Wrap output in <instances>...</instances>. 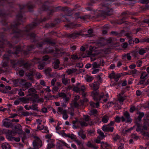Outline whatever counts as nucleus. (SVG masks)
Returning a JSON list of instances; mask_svg holds the SVG:
<instances>
[{
	"instance_id": "f257e3e1",
	"label": "nucleus",
	"mask_w": 149,
	"mask_h": 149,
	"mask_svg": "<svg viewBox=\"0 0 149 149\" xmlns=\"http://www.w3.org/2000/svg\"><path fill=\"white\" fill-rule=\"evenodd\" d=\"M111 1L109 0H106L104 2V4L102 5L101 8H98L96 12L99 14V15L103 16L104 15H111L113 12V10L112 9H109L108 6L106 5L109 4L111 3Z\"/></svg>"
},
{
	"instance_id": "f03ea898",
	"label": "nucleus",
	"mask_w": 149,
	"mask_h": 149,
	"mask_svg": "<svg viewBox=\"0 0 149 149\" xmlns=\"http://www.w3.org/2000/svg\"><path fill=\"white\" fill-rule=\"evenodd\" d=\"M91 95L94 100H102L104 102L107 101L109 97L108 94H107L104 95L103 93H102L101 94H99L98 93L96 90H94L92 92Z\"/></svg>"
},
{
	"instance_id": "7ed1b4c3",
	"label": "nucleus",
	"mask_w": 149,
	"mask_h": 149,
	"mask_svg": "<svg viewBox=\"0 0 149 149\" xmlns=\"http://www.w3.org/2000/svg\"><path fill=\"white\" fill-rule=\"evenodd\" d=\"M10 58L9 56L5 54L3 58L2 63V68H0V74L3 72L6 71L9 68L8 63Z\"/></svg>"
},
{
	"instance_id": "20e7f679",
	"label": "nucleus",
	"mask_w": 149,
	"mask_h": 149,
	"mask_svg": "<svg viewBox=\"0 0 149 149\" xmlns=\"http://www.w3.org/2000/svg\"><path fill=\"white\" fill-rule=\"evenodd\" d=\"M148 127L149 124L147 123H144V125L143 127H142L141 125L137 124L136 131L137 132H140L144 136H149V134L148 132L146 131L148 130Z\"/></svg>"
},
{
	"instance_id": "39448f33",
	"label": "nucleus",
	"mask_w": 149,
	"mask_h": 149,
	"mask_svg": "<svg viewBox=\"0 0 149 149\" xmlns=\"http://www.w3.org/2000/svg\"><path fill=\"white\" fill-rule=\"evenodd\" d=\"M34 140L33 142V146L34 147L36 148H38L42 146V143L41 140L38 137H34Z\"/></svg>"
},
{
	"instance_id": "423d86ee",
	"label": "nucleus",
	"mask_w": 149,
	"mask_h": 149,
	"mask_svg": "<svg viewBox=\"0 0 149 149\" xmlns=\"http://www.w3.org/2000/svg\"><path fill=\"white\" fill-rule=\"evenodd\" d=\"M58 111L57 113H59L63 115V118L64 120H66L68 117L67 114V111L65 110H63V108L61 107L58 108Z\"/></svg>"
},
{
	"instance_id": "0eeeda50",
	"label": "nucleus",
	"mask_w": 149,
	"mask_h": 149,
	"mask_svg": "<svg viewBox=\"0 0 149 149\" xmlns=\"http://www.w3.org/2000/svg\"><path fill=\"white\" fill-rule=\"evenodd\" d=\"M13 83L16 86L20 84L24 86L25 84H26V80L22 79H19L14 80Z\"/></svg>"
},
{
	"instance_id": "6e6552de",
	"label": "nucleus",
	"mask_w": 149,
	"mask_h": 149,
	"mask_svg": "<svg viewBox=\"0 0 149 149\" xmlns=\"http://www.w3.org/2000/svg\"><path fill=\"white\" fill-rule=\"evenodd\" d=\"M124 116H122L121 117V120L122 122L125 121L126 122H132V119L130 118V115L129 113L127 112H126L124 113Z\"/></svg>"
},
{
	"instance_id": "1a4fd4ad",
	"label": "nucleus",
	"mask_w": 149,
	"mask_h": 149,
	"mask_svg": "<svg viewBox=\"0 0 149 149\" xmlns=\"http://www.w3.org/2000/svg\"><path fill=\"white\" fill-rule=\"evenodd\" d=\"M114 127L112 126H110L108 124L103 126L102 127V130L104 132H112L114 130Z\"/></svg>"
},
{
	"instance_id": "9d476101",
	"label": "nucleus",
	"mask_w": 149,
	"mask_h": 149,
	"mask_svg": "<svg viewBox=\"0 0 149 149\" xmlns=\"http://www.w3.org/2000/svg\"><path fill=\"white\" fill-rule=\"evenodd\" d=\"M85 89V86L84 85H83L81 86L80 88L77 86H74L72 90L77 93H80L81 92H84Z\"/></svg>"
},
{
	"instance_id": "9b49d317",
	"label": "nucleus",
	"mask_w": 149,
	"mask_h": 149,
	"mask_svg": "<svg viewBox=\"0 0 149 149\" xmlns=\"http://www.w3.org/2000/svg\"><path fill=\"white\" fill-rule=\"evenodd\" d=\"M100 84V83L96 81L94 83L89 84V85L90 87L93 88L94 90H97L99 88Z\"/></svg>"
},
{
	"instance_id": "f8f14e48",
	"label": "nucleus",
	"mask_w": 149,
	"mask_h": 149,
	"mask_svg": "<svg viewBox=\"0 0 149 149\" xmlns=\"http://www.w3.org/2000/svg\"><path fill=\"white\" fill-rule=\"evenodd\" d=\"M83 33V31H81L79 32L76 31L74 32L73 33L70 34L69 36L71 38H75L78 36H79L81 35Z\"/></svg>"
},
{
	"instance_id": "ddd939ff",
	"label": "nucleus",
	"mask_w": 149,
	"mask_h": 149,
	"mask_svg": "<svg viewBox=\"0 0 149 149\" xmlns=\"http://www.w3.org/2000/svg\"><path fill=\"white\" fill-rule=\"evenodd\" d=\"M148 75V74L146 72H141L140 79H142L143 81H141L139 83L140 84H143V81L146 80Z\"/></svg>"
},
{
	"instance_id": "4468645a",
	"label": "nucleus",
	"mask_w": 149,
	"mask_h": 149,
	"mask_svg": "<svg viewBox=\"0 0 149 149\" xmlns=\"http://www.w3.org/2000/svg\"><path fill=\"white\" fill-rule=\"evenodd\" d=\"M3 125L6 127H10L12 125V123L8 119H4L3 121Z\"/></svg>"
},
{
	"instance_id": "2eb2a0df",
	"label": "nucleus",
	"mask_w": 149,
	"mask_h": 149,
	"mask_svg": "<svg viewBox=\"0 0 149 149\" xmlns=\"http://www.w3.org/2000/svg\"><path fill=\"white\" fill-rule=\"evenodd\" d=\"M72 123L73 124L74 128H77L79 127L81 125L80 121L76 120H75L73 121Z\"/></svg>"
},
{
	"instance_id": "dca6fc26",
	"label": "nucleus",
	"mask_w": 149,
	"mask_h": 149,
	"mask_svg": "<svg viewBox=\"0 0 149 149\" xmlns=\"http://www.w3.org/2000/svg\"><path fill=\"white\" fill-rule=\"evenodd\" d=\"M1 147L2 149H11L10 145L7 142H5L2 144Z\"/></svg>"
},
{
	"instance_id": "f3484780",
	"label": "nucleus",
	"mask_w": 149,
	"mask_h": 149,
	"mask_svg": "<svg viewBox=\"0 0 149 149\" xmlns=\"http://www.w3.org/2000/svg\"><path fill=\"white\" fill-rule=\"evenodd\" d=\"M78 134L79 136L83 139L85 140L87 139L86 135L84 134V131L81 130L78 132Z\"/></svg>"
},
{
	"instance_id": "a211bd4d",
	"label": "nucleus",
	"mask_w": 149,
	"mask_h": 149,
	"mask_svg": "<svg viewBox=\"0 0 149 149\" xmlns=\"http://www.w3.org/2000/svg\"><path fill=\"white\" fill-rule=\"evenodd\" d=\"M62 83L65 85H66L70 82V79L67 78H65L64 75L61 79Z\"/></svg>"
},
{
	"instance_id": "6ab92c4d",
	"label": "nucleus",
	"mask_w": 149,
	"mask_h": 149,
	"mask_svg": "<svg viewBox=\"0 0 149 149\" xmlns=\"http://www.w3.org/2000/svg\"><path fill=\"white\" fill-rule=\"evenodd\" d=\"M68 112L70 115V118H72L74 115V108L72 106H70V108L69 109Z\"/></svg>"
},
{
	"instance_id": "aec40b11",
	"label": "nucleus",
	"mask_w": 149,
	"mask_h": 149,
	"mask_svg": "<svg viewBox=\"0 0 149 149\" xmlns=\"http://www.w3.org/2000/svg\"><path fill=\"white\" fill-rule=\"evenodd\" d=\"M16 126H17L18 128H17V127H16L15 131L17 132V133L20 134L22 132V128L21 125L19 124H17Z\"/></svg>"
},
{
	"instance_id": "412c9836",
	"label": "nucleus",
	"mask_w": 149,
	"mask_h": 149,
	"mask_svg": "<svg viewBox=\"0 0 149 149\" xmlns=\"http://www.w3.org/2000/svg\"><path fill=\"white\" fill-rule=\"evenodd\" d=\"M109 119V116L108 115H106L104 116L102 119V121L104 123H107Z\"/></svg>"
},
{
	"instance_id": "4be33fe9",
	"label": "nucleus",
	"mask_w": 149,
	"mask_h": 149,
	"mask_svg": "<svg viewBox=\"0 0 149 149\" xmlns=\"http://www.w3.org/2000/svg\"><path fill=\"white\" fill-rule=\"evenodd\" d=\"M54 141L53 140H50L49 143L48 144V146L46 149H50L54 147L55 145L54 143Z\"/></svg>"
},
{
	"instance_id": "5701e85b",
	"label": "nucleus",
	"mask_w": 149,
	"mask_h": 149,
	"mask_svg": "<svg viewBox=\"0 0 149 149\" xmlns=\"http://www.w3.org/2000/svg\"><path fill=\"white\" fill-rule=\"evenodd\" d=\"M77 70L76 69L72 68V69H68L66 71V72L68 75H70L71 74L76 72Z\"/></svg>"
},
{
	"instance_id": "b1692460",
	"label": "nucleus",
	"mask_w": 149,
	"mask_h": 149,
	"mask_svg": "<svg viewBox=\"0 0 149 149\" xmlns=\"http://www.w3.org/2000/svg\"><path fill=\"white\" fill-rule=\"evenodd\" d=\"M33 74V72L31 71L30 72H26V75L30 79H32V76Z\"/></svg>"
},
{
	"instance_id": "393cba45",
	"label": "nucleus",
	"mask_w": 149,
	"mask_h": 149,
	"mask_svg": "<svg viewBox=\"0 0 149 149\" xmlns=\"http://www.w3.org/2000/svg\"><path fill=\"white\" fill-rule=\"evenodd\" d=\"M16 133H17V132L16 131L15 132L11 130H8L7 131V134L11 135L12 136H15Z\"/></svg>"
},
{
	"instance_id": "a878e982",
	"label": "nucleus",
	"mask_w": 149,
	"mask_h": 149,
	"mask_svg": "<svg viewBox=\"0 0 149 149\" xmlns=\"http://www.w3.org/2000/svg\"><path fill=\"white\" fill-rule=\"evenodd\" d=\"M45 63L44 62H42L39 63L38 66V68L40 70L42 69L45 66Z\"/></svg>"
},
{
	"instance_id": "bb28decb",
	"label": "nucleus",
	"mask_w": 149,
	"mask_h": 149,
	"mask_svg": "<svg viewBox=\"0 0 149 149\" xmlns=\"http://www.w3.org/2000/svg\"><path fill=\"white\" fill-rule=\"evenodd\" d=\"M125 100L124 98L123 97H120L118 99V100H117L115 103L116 104H117L118 102H119L120 104H122L123 103V102Z\"/></svg>"
},
{
	"instance_id": "cd10ccee",
	"label": "nucleus",
	"mask_w": 149,
	"mask_h": 149,
	"mask_svg": "<svg viewBox=\"0 0 149 149\" xmlns=\"http://www.w3.org/2000/svg\"><path fill=\"white\" fill-rule=\"evenodd\" d=\"M59 64V61L58 59L56 60L54 63V67L55 69L58 68Z\"/></svg>"
},
{
	"instance_id": "c85d7f7f",
	"label": "nucleus",
	"mask_w": 149,
	"mask_h": 149,
	"mask_svg": "<svg viewBox=\"0 0 149 149\" xmlns=\"http://www.w3.org/2000/svg\"><path fill=\"white\" fill-rule=\"evenodd\" d=\"M24 99L25 98L24 97L20 98L19 99L15 101L14 102V104L15 105L18 104L20 101H23Z\"/></svg>"
},
{
	"instance_id": "c756f323",
	"label": "nucleus",
	"mask_w": 149,
	"mask_h": 149,
	"mask_svg": "<svg viewBox=\"0 0 149 149\" xmlns=\"http://www.w3.org/2000/svg\"><path fill=\"white\" fill-rule=\"evenodd\" d=\"M93 79V78L91 76H87L86 78V80L88 82H91Z\"/></svg>"
},
{
	"instance_id": "7c9ffc66",
	"label": "nucleus",
	"mask_w": 149,
	"mask_h": 149,
	"mask_svg": "<svg viewBox=\"0 0 149 149\" xmlns=\"http://www.w3.org/2000/svg\"><path fill=\"white\" fill-rule=\"evenodd\" d=\"M97 113V111L96 109H94L91 110L89 112V114L91 115H95Z\"/></svg>"
},
{
	"instance_id": "2f4dec72",
	"label": "nucleus",
	"mask_w": 149,
	"mask_h": 149,
	"mask_svg": "<svg viewBox=\"0 0 149 149\" xmlns=\"http://www.w3.org/2000/svg\"><path fill=\"white\" fill-rule=\"evenodd\" d=\"M101 147L102 148H103L104 147H109L110 146V145L107 142L104 143L103 142H102L101 143Z\"/></svg>"
},
{
	"instance_id": "473e14b6",
	"label": "nucleus",
	"mask_w": 149,
	"mask_h": 149,
	"mask_svg": "<svg viewBox=\"0 0 149 149\" xmlns=\"http://www.w3.org/2000/svg\"><path fill=\"white\" fill-rule=\"evenodd\" d=\"M112 137L113 140L115 141H116L120 138V136L117 134H113L112 135Z\"/></svg>"
},
{
	"instance_id": "72a5a7b5",
	"label": "nucleus",
	"mask_w": 149,
	"mask_h": 149,
	"mask_svg": "<svg viewBox=\"0 0 149 149\" xmlns=\"http://www.w3.org/2000/svg\"><path fill=\"white\" fill-rule=\"evenodd\" d=\"M14 136H12L11 135L7 134L6 135V138L9 140L10 141H12L13 140Z\"/></svg>"
},
{
	"instance_id": "f704fd0d",
	"label": "nucleus",
	"mask_w": 149,
	"mask_h": 149,
	"mask_svg": "<svg viewBox=\"0 0 149 149\" xmlns=\"http://www.w3.org/2000/svg\"><path fill=\"white\" fill-rule=\"evenodd\" d=\"M114 76L113 79L116 81L117 82L119 80L120 77V75L119 74H115Z\"/></svg>"
},
{
	"instance_id": "c9c22d12",
	"label": "nucleus",
	"mask_w": 149,
	"mask_h": 149,
	"mask_svg": "<svg viewBox=\"0 0 149 149\" xmlns=\"http://www.w3.org/2000/svg\"><path fill=\"white\" fill-rule=\"evenodd\" d=\"M146 50L143 48L140 49L138 53L141 55H143V54L146 53Z\"/></svg>"
},
{
	"instance_id": "e433bc0d",
	"label": "nucleus",
	"mask_w": 149,
	"mask_h": 149,
	"mask_svg": "<svg viewBox=\"0 0 149 149\" xmlns=\"http://www.w3.org/2000/svg\"><path fill=\"white\" fill-rule=\"evenodd\" d=\"M105 136V135L104 133L102 132H100V133L99 134V135L97 137L98 138L100 139H103Z\"/></svg>"
},
{
	"instance_id": "4c0bfd02",
	"label": "nucleus",
	"mask_w": 149,
	"mask_h": 149,
	"mask_svg": "<svg viewBox=\"0 0 149 149\" xmlns=\"http://www.w3.org/2000/svg\"><path fill=\"white\" fill-rule=\"evenodd\" d=\"M11 63L13 68H15L17 64V61L16 60H11Z\"/></svg>"
},
{
	"instance_id": "58836bf2",
	"label": "nucleus",
	"mask_w": 149,
	"mask_h": 149,
	"mask_svg": "<svg viewBox=\"0 0 149 149\" xmlns=\"http://www.w3.org/2000/svg\"><path fill=\"white\" fill-rule=\"evenodd\" d=\"M93 69H95L98 68L100 66L99 64H97L96 62H94L92 65Z\"/></svg>"
},
{
	"instance_id": "ea45409f",
	"label": "nucleus",
	"mask_w": 149,
	"mask_h": 149,
	"mask_svg": "<svg viewBox=\"0 0 149 149\" xmlns=\"http://www.w3.org/2000/svg\"><path fill=\"white\" fill-rule=\"evenodd\" d=\"M84 120L80 121V124L81 126H86L88 125V123Z\"/></svg>"
},
{
	"instance_id": "a19ab883",
	"label": "nucleus",
	"mask_w": 149,
	"mask_h": 149,
	"mask_svg": "<svg viewBox=\"0 0 149 149\" xmlns=\"http://www.w3.org/2000/svg\"><path fill=\"white\" fill-rule=\"evenodd\" d=\"M30 107L31 109L34 110H37L38 109V107L36 104H33L30 106Z\"/></svg>"
},
{
	"instance_id": "79ce46f5",
	"label": "nucleus",
	"mask_w": 149,
	"mask_h": 149,
	"mask_svg": "<svg viewBox=\"0 0 149 149\" xmlns=\"http://www.w3.org/2000/svg\"><path fill=\"white\" fill-rule=\"evenodd\" d=\"M36 90L33 88H31L28 90V92L30 94H34L36 93Z\"/></svg>"
},
{
	"instance_id": "37998d69",
	"label": "nucleus",
	"mask_w": 149,
	"mask_h": 149,
	"mask_svg": "<svg viewBox=\"0 0 149 149\" xmlns=\"http://www.w3.org/2000/svg\"><path fill=\"white\" fill-rule=\"evenodd\" d=\"M86 146L92 148L94 147V145L93 144L91 141H88L86 144Z\"/></svg>"
},
{
	"instance_id": "c03bdc74",
	"label": "nucleus",
	"mask_w": 149,
	"mask_h": 149,
	"mask_svg": "<svg viewBox=\"0 0 149 149\" xmlns=\"http://www.w3.org/2000/svg\"><path fill=\"white\" fill-rule=\"evenodd\" d=\"M142 63V61L138 60L136 62V65L138 67H140L141 66Z\"/></svg>"
},
{
	"instance_id": "a18cd8bd",
	"label": "nucleus",
	"mask_w": 149,
	"mask_h": 149,
	"mask_svg": "<svg viewBox=\"0 0 149 149\" xmlns=\"http://www.w3.org/2000/svg\"><path fill=\"white\" fill-rule=\"evenodd\" d=\"M137 72L138 71L136 69H134L131 71V74L133 76H135L136 75Z\"/></svg>"
},
{
	"instance_id": "49530a36",
	"label": "nucleus",
	"mask_w": 149,
	"mask_h": 149,
	"mask_svg": "<svg viewBox=\"0 0 149 149\" xmlns=\"http://www.w3.org/2000/svg\"><path fill=\"white\" fill-rule=\"evenodd\" d=\"M42 122V120L40 119H38L36 120V122L33 124L34 125H39L41 124V123Z\"/></svg>"
},
{
	"instance_id": "de8ad7c7",
	"label": "nucleus",
	"mask_w": 149,
	"mask_h": 149,
	"mask_svg": "<svg viewBox=\"0 0 149 149\" xmlns=\"http://www.w3.org/2000/svg\"><path fill=\"white\" fill-rule=\"evenodd\" d=\"M131 56H130V54H125L124 56L123 57V59L124 58H127L128 60H130L131 59Z\"/></svg>"
},
{
	"instance_id": "09e8293b",
	"label": "nucleus",
	"mask_w": 149,
	"mask_h": 149,
	"mask_svg": "<svg viewBox=\"0 0 149 149\" xmlns=\"http://www.w3.org/2000/svg\"><path fill=\"white\" fill-rule=\"evenodd\" d=\"M72 106L73 107H77L79 106V104L77 103L76 102H75L73 103H71V106Z\"/></svg>"
},
{
	"instance_id": "8fccbe9b",
	"label": "nucleus",
	"mask_w": 149,
	"mask_h": 149,
	"mask_svg": "<svg viewBox=\"0 0 149 149\" xmlns=\"http://www.w3.org/2000/svg\"><path fill=\"white\" fill-rule=\"evenodd\" d=\"M42 130V132L43 133H48L49 132L47 127H44L43 128Z\"/></svg>"
},
{
	"instance_id": "3c124183",
	"label": "nucleus",
	"mask_w": 149,
	"mask_h": 149,
	"mask_svg": "<svg viewBox=\"0 0 149 149\" xmlns=\"http://www.w3.org/2000/svg\"><path fill=\"white\" fill-rule=\"evenodd\" d=\"M57 132L59 134L62 135V136H65V137H67V135L68 134H65L63 131H60V132Z\"/></svg>"
},
{
	"instance_id": "603ef678",
	"label": "nucleus",
	"mask_w": 149,
	"mask_h": 149,
	"mask_svg": "<svg viewBox=\"0 0 149 149\" xmlns=\"http://www.w3.org/2000/svg\"><path fill=\"white\" fill-rule=\"evenodd\" d=\"M115 74L113 72H112L111 73L109 74V77L111 79H113L114 77V76Z\"/></svg>"
},
{
	"instance_id": "864d4df0",
	"label": "nucleus",
	"mask_w": 149,
	"mask_h": 149,
	"mask_svg": "<svg viewBox=\"0 0 149 149\" xmlns=\"http://www.w3.org/2000/svg\"><path fill=\"white\" fill-rule=\"evenodd\" d=\"M131 138L132 139H134L136 140L138 139H139L138 136L134 134H132L131 135Z\"/></svg>"
},
{
	"instance_id": "5fc2aeb1",
	"label": "nucleus",
	"mask_w": 149,
	"mask_h": 149,
	"mask_svg": "<svg viewBox=\"0 0 149 149\" xmlns=\"http://www.w3.org/2000/svg\"><path fill=\"white\" fill-rule=\"evenodd\" d=\"M22 115L24 116H29L30 113L29 112L26 111H23L22 113Z\"/></svg>"
},
{
	"instance_id": "6e6d98bb",
	"label": "nucleus",
	"mask_w": 149,
	"mask_h": 149,
	"mask_svg": "<svg viewBox=\"0 0 149 149\" xmlns=\"http://www.w3.org/2000/svg\"><path fill=\"white\" fill-rule=\"evenodd\" d=\"M51 71V69L48 68L45 70V72L47 74H49Z\"/></svg>"
},
{
	"instance_id": "4d7b16f0",
	"label": "nucleus",
	"mask_w": 149,
	"mask_h": 149,
	"mask_svg": "<svg viewBox=\"0 0 149 149\" xmlns=\"http://www.w3.org/2000/svg\"><path fill=\"white\" fill-rule=\"evenodd\" d=\"M100 70L99 69H94L93 71H92V73L93 74H95L98 72Z\"/></svg>"
},
{
	"instance_id": "13d9d810",
	"label": "nucleus",
	"mask_w": 149,
	"mask_h": 149,
	"mask_svg": "<svg viewBox=\"0 0 149 149\" xmlns=\"http://www.w3.org/2000/svg\"><path fill=\"white\" fill-rule=\"evenodd\" d=\"M30 65L28 63H26L24 65V67L26 69L28 70L29 68Z\"/></svg>"
},
{
	"instance_id": "bf43d9fd",
	"label": "nucleus",
	"mask_w": 149,
	"mask_h": 149,
	"mask_svg": "<svg viewBox=\"0 0 149 149\" xmlns=\"http://www.w3.org/2000/svg\"><path fill=\"white\" fill-rule=\"evenodd\" d=\"M24 86L26 88H28L29 87L31 86V83L27 82L26 81V84H25Z\"/></svg>"
},
{
	"instance_id": "052dcab7",
	"label": "nucleus",
	"mask_w": 149,
	"mask_h": 149,
	"mask_svg": "<svg viewBox=\"0 0 149 149\" xmlns=\"http://www.w3.org/2000/svg\"><path fill=\"white\" fill-rule=\"evenodd\" d=\"M86 122H87L89 120V117L87 115L84 116V119L83 120Z\"/></svg>"
},
{
	"instance_id": "680f3d73",
	"label": "nucleus",
	"mask_w": 149,
	"mask_h": 149,
	"mask_svg": "<svg viewBox=\"0 0 149 149\" xmlns=\"http://www.w3.org/2000/svg\"><path fill=\"white\" fill-rule=\"evenodd\" d=\"M144 114L143 113H140L138 116V118L139 120H140L141 118L144 116Z\"/></svg>"
},
{
	"instance_id": "e2e57ef3",
	"label": "nucleus",
	"mask_w": 149,
	"mask_h": 149,
	"mask_svg": "<svg viewBox=\"0 0 149 149\" xmlns=\"http://www.w3.org/2000/svg\"><path fill=\"white\" fill-rule=\"evenodd\" d=\"M97 82H98L99 83L102 82V79L100 75H98L97 76Z\"/></svg>"
},
{
	"instance_id": "0e129e2a",
	"label": "nucleus",
	"mask_w": 149,
	"mask_h": 149,
	"mask_svg": "<svg viewBox=\"0 0 149 149\" xmlns=\"http://www.w3.org/2000/svg\"><path fill=\"white\" fill-rule=\"evenodd\" d=\"M59 96L63 98H65L66 96V94L64 93H60L58 94Z\"/></svg>"
},
{
	"instance_id": "69168bd1",
	"label": "nucleus",
	"mask_w": 149,
	"mask_h": 149,
	"mask_svg": "<svg viewBox=\"0 0 149 149\" xmlns=\"http://www.w3.org/2000/svg\"><path fill=\"white\" fill-rule=\"evenodd\" d=\"M40 61V59L38 58H35L33 60V62L34 63H37Z\"/></svg>"
},
{
	"instance_id": "338daca9",
	"label": "nucleus",
	"mask_w": 149,
	"mask_h": 149,
	"mask_svg": "<svg viewBox=\"0 0 149 149\" xmlns=\"http://www.w3.org/2000/svg\"><path fill=\"white\" fill-rule=\"evenodd\" d=\"M44 127L41 124L38 125L37 128L40 130H42L43 128Z\"/></svg>"
},
{
	"instance_id": "774afa93",
	"label": "nucleus",
	"mask_w": 149,
	"mask_h": 149,
	"mask_svg": "<svg viewBox=\"0 0 149 149\" xmlns=\"http://www.w3.org/2000/svg\"><path fill=\"white\" fill-rule=\"evenodd\" d=\"M71 58L73 60H76L78 59V57L76 54H73L71 55Z\"/></svg>"
}]
</instances>
